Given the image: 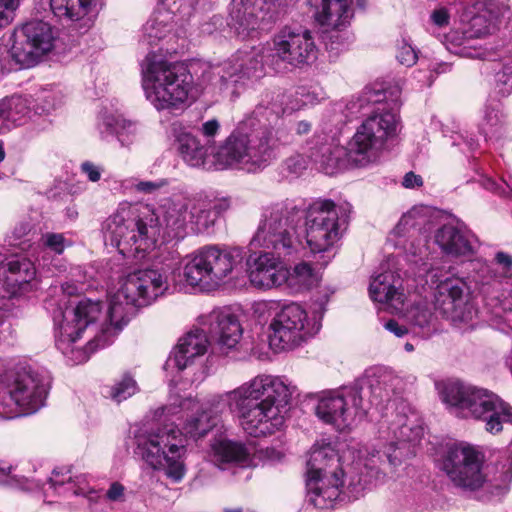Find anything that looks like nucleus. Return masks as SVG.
<instances>
[{"label":"nucleus","mask_w":512,"mask_h":512,"mask_svg":"<svg viewBox=\"0 0 512 512\" xmlns=\"http://www.w3.org/2000/svg\"><path fill=\"white\" fill-rule=\"evenodd\" d=\"M275 141L272 129L266 125L240 123L214 152L200 143L191 133H182L177 138V150L190 166L206 170H222L234 165H243L248 171L267 167L275 158Z\"/></svg>","instance_id":"obj_1"},{"label":"nucleus","mask_w":512,"mask_h":512,"mask_svg":"<svg viewBox=\"0 0 512 512\" xmlns=\"http://www.w3.org/2000/svg\"><path fill=\"white\" fill-rule=\"evenodd\" d=\"M287 386L272 376H257L229 394L230 408L251 437L274 434L284 424L281 408L289 401Z\"/></svg>","instance_id":"obj_2"},{"label":"nucleus","mask_w":512,"mask_h":512,"mask_svg":"<svg viewBox=\"0 0 512 512\" xmlns=\"http://www.w3.org/2000/svg\"><path fill=\"white\" fill-rule=\"evenodd\" d=\"M440 396L462 417L484 421L486 431L492 434L501 432L504 423L512 424V407L487 389L450 380L443 383Z\"/></svg>","instance_id":"obj_3"},{"label":"nucleus","mask_w":512,"mask_h":512,"mask_svg":"<svg viewBox=\"0 0 512 512\" xmlns=\"http://www.w3.org/2000/svg\"><path fill=\"white\" fill-rule=\"evenodd\" d=\"M167 290V278L157 270L145 269L129 274L109 305L107 317L114 333H119L138 309L149 306Z\"/></svg>","instance_id":"obj_4"},{"label":"nucleus","mask_w":512,"mask_h":512,"mask_svg":"<svg viewBox=\"0 0 512 512\" xmlns=\"http://www.w3.org/2000/svg\"><path fill=\"white\" fill-rule=\"evenodd\" d=\"M145 78L152 82L157 110L177 109L183 105L193 87V76L188 67L180 62L154 61L146 57Z\"/></svg>","instance_id":"obj_5"},{"label":"nucleus","mask_w":512,"mask_h":512,"mask_svg":"<svg viewBox=\"0 0 512 512\" xmlns=\"http://www.w3.org/2000/svg\"><path fill=\"white\" fill-rule=\"evenodd\" d=\"M138 453L153 469L166 463V475L174 482H180L185 473L183 456L186 453L183 433L177 427H165L147 438L139 439Z\"/></svg>","instance_id":"obj_6"},{"label":"nucleus","mask_w":512,"mask_h":512,"mask_svg":"<svg viewBox=\"0 0 512 512\" xmlns=\"http://www.w3.org/2000/svg\"><path fill=\"white\" fill-rule=\"evenodd\" d=\"M396 127L397 115L393 111L375 112L367 117L344 150L348 164L364 167L371 163L385 142L395 136Z\"/></svg>","instance_id":"obj_7"},{"label":"nucleus","mask_w":512,"mask_h":512,"mask_svg":"<svg viewBox=\"0 0 512 512\" xmlns=\"http://www.w3.org/2000/svg\"><path fill=\"white\" fill-rule=\"evenodd\" d=\"M301 218L302 211L296 207L288 209L283 203L274 204L265 210L256 237L278 258L290 256L300 244L297 227Z\"/></svg>","instance_id":"obj_8"},{"label":"nucleus","mask_w":512,"mask_h":512,"mask_svg":"<svg viewBox=\"0 0 512 512\" xmlns=\"http://www.w3.org/2000/svg\"><path fill=\"white\" fill-rule=\"evenodd\" d=\"M484 462L485 455L477 447L458 442L447 445L442 458V469L456 487L475 491L485 482L482 472Z\"/></svg>","instance_id":"obj_9"},{"label":"nucleus","mask_w":512,"mask_h":512,"mask_svg":"<svg viewBox=\"0 0 512 512\" xmlns=\"http://www.w3.org/2000/svg\"><path fill=\"white\" fill-rule=\"evenodd\" d=\"M153 221L152 215L140 217L133 215L130 210L122 209L108 219L107 229L121 251L140 254L156 245L157 227L152 225Z\"/></svg>","instance_id":"obj_10"},{"label":"nucleus","mask_w":512,"mask_h":512,"mask_svg":"<svg viewBox=\"0 0 512 512\" xmlns=\"http://www.w3.org/2000/svg\"><path fill=\"white\" fill-rule=\"evenodd\" d=\"M306 240L312 253L321 254L322 265L330 261L328 252L340 238L339 215L330 199L315 201L305 213Z\"/></svg>","instance_id":"obj_11"},{"label":"nucleus","mask_w":512,"mask_h":512,"mask_svg":"<svg viewBox=\"0 0 512 512\" xmlns=\"http://www.w3.org/2000/svg\"><path fill=\"white\" fill-rule=\"evenodd\" d=\"M13 37L11 58L20 68H29L53 49L56 31L49 23L34 19L15 30Z\"/></svg>","instance_id":"obj_12"},{"label":"nucleus","mask_w":512,"mask_h":512,"mask_svg":"<svg viewBox=\"0 0 512 512\" xmlns=\"http://www.w3.org/2000/svg\"><path fill=\"white\" fill-rule=\"evenodd\" d=\"M49 385L44 374L24 367L6 376L3 389L24 414H32L44 406Z\"/></svg>","instance_id":"obj_13"},{"label":"nucleus","mask_w":512,"mask_h":512,"mask_svg":"<svg viewBox=\"0 0 512 512\" xmlns=\"http://www.w3.org/2000/svg\"><path fill=\"white\" fill-rule=\"evenodd\" d=\"M314 8L315 21L326 27L323 39L326 47L339 49L352 40L346 31L354 16L353 0H308Z\"/></svg>","instance_id":"obj_14"},{"label":"nucleus","mask_w":512,"mask_h":512,"mask_svg":"<svg viewBox=\"0 0 512 512\" xmlns=\"http://www.w3.org/2000/svg\"><path fill=\"white\" fill-rule=\"evenodd\" d=\"M318 57V48L312 33L283 27L273 37V58L291 68H303L312 65Z\"/></svg>","instance_id":"obj_15"},{"label":"nucleus","mask_w":512,"mask_h":512,"mask_svg":"<svg viewBox=\"0 0 512 512\" xmlns=\"http://www.w3.org/2000/svg\"><path fill=\"white\" fill-rule=\"evenodd\" d=\"M361 388L357 385L324 392L316 406V415L326 424L338 429L350 425L362 408Z\"/></svg>","instance_id":"obj_16"},{"label":"nucleus","mask_w":512,"mask_h":512,"mask_svg":"<svg viewBox=\"0 0 512 512\" xmlns=\"http://www.w3.org/2000/svg\"><path fill=\"white\" fill-rule=\"evenodd\" d=\"M307 325L308 315L300 304H285L270 323L271 343L278 341L281 349H293L311 336Z\"/></svg>","instance_id":"obj_17"},{"label":"nucleus","mask_w":512,"mask_h":512,"mask_svg":"<svg viewBox=\"0 0 512 512\" xmlns=\"http://www.w3.org/2000/svg\"><path fill=\"white\" fill-rule=\"evenodd\" d=\"M0 270L4 274L3 286L10 297L21 296L38 288L36 268L26 257L8 259L0 264Z\"/></svg>","instance_id":"obj_18"},{"label":"nucleus","mask_w":512,"mask_h":512,"mask_svg":"<svg viewBox=\"0 0 512 512\" xmlns=\"http://www.w3.org/2000/svg\"><path fill=\"white\" fill-rule=\"evenodd\" d=\"M207 333L221 352L234 348L242 337L238 317L228 309L213 310L207 316Z\"/></svg>","instance_id":"obj_19"},{"label":"nucleus","mask_w":512,"mask_h":512,"mask_svg":"<svg viewBox=\"0 0 512 512\" xmlns=\"http://www.w3.org/2000/svg\"><path fill=\"white\" fill-rule=\"evenodd\" d=\"M344 470H333L331 477H311L306 479L308 502L318 509H333L341 501V488L344 486Z\"/></svg>","instance_id":"obj_20"},{"label":"nucleus","mask_w":512,"mask_h":512,"mask_svg":"<svg viewBox=\"0 0 512 512\" xmlns=\"http://www.w3.org/2000/svg\"><path fill=\"white\" fill-rule=\"evenodd\" d=\"M272 253H263L252 261H247L250 283L259 289H270L280 286L288 278V270L284 269Z\"/></svg>","instance_id":"obj_21"},{"label":"nucleus","mask_w":512,"mask_h":512,"mask_svg":"<svg viewBox=\"0 0 512 512\" xmlns=\"http://www.w3.org/2000/svg\"><path fill=\"white\" fill-rule=\"evenodd\" d=\"M203 249L215 288L227 276L241 271L244 267L245 251L242 248L234 247L222 250L217 246H205Z\"/></svg>","instance_id":"obj_22"},{"label":"nucleus","mask_w":512,"mask_h":512,"mask_svg":"<svg viewBox=\"0 0 512 512\" xmlns=\"http://www.w3.org/2000/svg\"><path fill=\"white\" fill-rule=\"evenodd\" d=\"M212 344L207 331L194 328L181 337L169 357V361L178 370L182 371L193 363L196 357L207 352L208 345Z\"/></svg>","instance_id":"obj_23"},{"label":"nucleus","mask_w":512,"mask_h":512,"mask_svg":"<svg viewBox=\"0 0 512 512\" xmlns=\"http://www.w3.org/2000/svg\"><path fill=\"white\" fill-rule=\"evenodd\" d=\"M434 241L446 255L466 256L473 253L468 232L452 223L439 227L434 234Z\"/></svg>","instance_id":"obj_24"},{"label":"nucleus","mask_w":512,"mask_h":512,"mask_svg":"<svg viewBox=\"0 0 512 512\" xmlns=\"http://www.w3.org/2000/svg\"><path fill=\"white\" fill-rule=\"evenodd\" d=\"M333 470H343L337 451L330 443L314 444L307 460V478H328Z\"/></svg>","instance_id":"obj_25"},{"label":"nucleus","mask_w":512,"mask_h":512,"mask_svg":"<svg viewBox=\"0 0 512 512\" xmlns=\"http://www.w3.org/2000/svg\"><path fill=\"white\" fill-rule=\"evenodd\" d=\"M184 277L191 286H199L203 289L215 288L203 248L199 249L185 264Z\"/></svg>","instance_id":"obj_26"},{"label":"nucleus","mask_w":512,"mask_h":512,"mask_svg":"<svg viewBox=\"0 0 512 512\" xmlns=\"http://www.w3.org/2000/svg\"><path fill=\"white\" fill-rule=\"evenodd\" d=\"M211 448L215 459L220 463L243 464L250 457L245 444L229 439L215 440Z\"/></svg>","instance_id":"obj_27"},{"label":"nucleus","mask_w":512,"mask_h":512,"mask_svg":"<svg viewBox=\"0 0 512 512\" xmlns=\"http://www.w3.org/2000/svg\"><path fill=\"white\" fill-rule=\"evenodd\" d=\"M466 283L460 278H448L438 285L439 298L437 302H441L445 307V313L456 311L464 303V291Z\"/></svg>","instance_id":"obj_28"},{"label":"nucleus","mask_w":512,"mask_h":512,"mask_svg":"<svg viewBox=\"0 0 512 512\" xmlns=\"http://www.w3.org/2000/svg\"><path fill=\"white\" fill-rule=\"evenodd\" d=\"M390 274H380L374 278L369 287V294L373 301L393 305L403 304L404 294L395 285L390 284Z\"/></svg>","instance_id":"obj_29"},{"label":"nucleus","mask_w":512,"mask_h":512,"mask_svg":"<svg viewBox=\"0 0 512 512\" xmlns=\"http://www.w3.org/2000/svg\"><path fill=\"white\" fill-rule=\"evenodd\" d=\"M95 0H50L53 15L62 20L77 21L86 16Z\"/></svg>","instance_id":"obj_30"},{"label":"nucleus","mask_w":512,"mask_h":512,"mask_svg":"<svg viewBox=\"0 0 512 512\" xmlns=\"http://www.w3.org/2000/svg\"><path fill=\"white\" fill-rule=\"evenodd\" d=\"M247 10V7L242 6L240 8H234L230 13L231 19L229 25L243 38L249 36L250 32L256 30L258 26L257 17Z\"/></svg>","instance_id":"obj_31"},{"label":"nucleus","mask_w":512,"mask_h":512,"mask_svg":"<svg viewBox=\"0 0 512 512\" xmlns=\"http://www.w3.org/2000/svg\"><path fill=\"white\" fill-rule=\"evenodd\" d=\"M216 425V418L203 411L187 419L184 430L186 435L197 440L203 438Z\"/></svg>","instance_id":"obj_32"},{"label":"nucleus","mask_w":512,"mask_h":512,"mask_svg":"<svg viewBox=\"0 0 512 512\" xmlns=\"http://www.w3.org/2000/svg\"><path fill=\"white\" fill-rule=\"evenodd\" d=\"M27 107L19 97L0 101V134L10 129V124L18 120L16 115L24 113Z\"/></svg>","instance_id":"obj_33"},{"label":"nucleus","mask_w":512,"mask_h":512,"mask_svg":"<svg viewBox=\"0 0 512 512\" xmlns=\"http://www.w3.org/2000/svg\"><path fill=\"white\" fill-rule=\"evenodd\" d=\"M101 310L102 303L100 301L82 299L74 309V321H78V325L81 327L87 328L98 319Z\"/></svg>","instance_id":"obj_34"},{"label":"nucleus","mask_w":512,"mask_h":512,"mask_svg":"<svg viewBox=\"0 0 512 512\" xmlns=\"http://www.w3.org/2000/svg\"><path fill=\"white\" fill-rule=\"evenodd\" d=\"M316 280L314 268L310 263L301 262L288 271L286 282L290 285H297L299 289H310Z\"/></svg>","instance_id":"obj_35"},{"label":"nucleus","mask_w":512,"mask_h":512,"mask_svg":"<svg viewBox=\"0 0 512 512\" xmlns=\"http://www.w3.org/2000/svg\"><path fill=\"white\" fill-rule=\"evenodd\" d=\"M187 215L186 207L180 209H170L166 212L165 223L167 229L172 233L174 238L182 239L187 234Z\"/></svg>","instance_id":"obj_36"},{"label":"nucleus","mask_w":512,"mask_h":512,"mask_svg":"<svg viewBox=\"0 0 512 512\" xmlns=\"http://www.w3.org/2000/svg\"><path fill=\"white\" fill-rule=\"evenodd\" d=\"M138 391V385L130 373H125L122 378L109 388V396L118 403L128 399Z\"/></svg>","instance_id":"obj_37"},{"label":"nucleus","mask_w":512,"mask_h":512,"mask_svg":"<svg viewBox=\"0 0 512 512\" xmlns=\"http://www.w3.org/2000/svg\"><path fill=\"white\" fill-rule=\"evenodd\" d=\"M85 327L78 325V321H63L55 329L56 345L60 347L61 344L74 343L81 338L82 333L85 331Z\"/></svg>","instance_id":"obj_38"},{"label":"nucleus","mask_w":512,"mask_h":512,"mask_svg":"<svg viewBox=\"0 0 512 512\" xmlns=\"http://www.w3.org/2000/svg\"><path fill=\"white\" fill-rule=\"evenodd\" d=\"M373 91L376 95H383L382 98H376V102H391L393 104L392 110L395 108L398 109L400 107L399 99L401 95V88L399 85L385 82L375 83L373 86Z\"/></svg>","instance_id":"obj_39"},{"label":"nucleus","mask_w":512,"mask_h":512,"mask_svg":"<svg viewBox=\"0 0 512 512\" xmlns=\"http://www.w3.org/2000/svg\"><path fill=\"white\" fill-rule=\"evenodd\" d=\"M190 215L191 219H195L192 223L195 225L197 232L208 230L210 227L214 226L218 219L212 214V210L209 207L203 209L194 208L193 211L190 212Z\"/></svg>","instance_id":"obj_40"},{"label":"nucleus","mask_w":512,"mask_h":512,"mask_svg":"<svg viewBox=\"0 0 512 512\" xmlns=\"http://www.w3.org/2000/svg\"><path fill=\"white\" fill-rule=\"evenodd\" d=\"M280 94L275 92L266 91L261 96L260 103L256 106V112L262 114L264 111L269 110L271 113L279 116L283 112V103L278 101Z\"/></svg>","instance_id":"obj_41"},{"label":"nucleus","mask_w":512,"mask_h":512,"mask_svg":"<svg viewBox=\"0 0 512 512\" xmlns=\"http://www.w3.org/2000/svg\"><path fill=\"white\" fill-rule=\"evenodd\" d=\"M496 82L502 94L512 92V59L504 61L501 70L496 74Z\"/></svg>","instance_id":"obj_42"},{"label":"nucleus","mask_w":512,"mask_h":512,"mask_svg":"<svg viewBox=\"0 0 512 512\" xmlns=\"http://www.w3.org/2000/svg\"><path fill=\"white\" fill-rule=\"evenodd\" d=\"M43 245L55 254L61 255L71 243L66 240L64 234L49 232L43 236Z\"/></svg>","instance_id":"obj_43"},{"label":"nucleus","mask_w":512,"mask_h":512,"mask_svg":"<svg viewBox=\"0 0 512 512\" xmlns=\"http://www.w3.org/2000/svg\"><path fill=\"white\" fill-rule=\"evenodd\" d=\"M396 58L398 61L407 67L414 65L417 62V54L410 45H403L399 48Z\"/></svg>","instance_id":"obj_44"},{"label":"nucleus","mask_w":512,"mask_h":512,"mask_svg":"<svg viewBox=\"0 0 512 512\" xmlns=\"http://www.w3.org/2000/svg\"><path fill=\"white\" fill-rule=\"evenodd\" d=\"M80 170L91 182H97L101 178V169L91 161H84L80 166Z\"/></svg>","instance_id":"obj_45"},{"label":"nucleus","mask_w":512,"mask_h":512,"mask_svg":"<svg viewBox=\"0 0 512 512\" xmlns=\"http://www.w3.org/2000/svg\"><path fill=\"white\" fill-rule=\"evenodd\" d=\"M208 207L212 210V214L219 218L230 209L231 200L230 198L226 197L215 199L209 204Z\"/></svg>","instance_id":"obj_46"},{"label":"nucleus","mask_w":512,"mask_h":512,"mask_svg":"<svg viewBox=\"0 0 512 512\" xmlns=\"http://www.w3.org/2000/svg\"><path fill=\"white\" fill-rule=\"evenodd\" d=\"M432 22L438 27H446L450 22V15L445 7L436 9L431 14Z\"/></svg>","instance_id":"obj_47"},{"label":"nucleus","mask_w":512,"mask_h":512,"mask_svg":"<svg viewBox=\"0 0 512 512\" xmlns=\"http://www.w3.org/2000/svg\"><path fill=\"white\" fill-rule=\"evenodd\" d=\"M423 183H424L423 178L420 175L415 174L412 171L407 172L402 181V185L408 189L421 187V186H423Z\"/></svg>","instance_id":"obj_48"},{"label":"nucleus","mask_w":512,"mask_h":512,"mask_svg":"<svg viewBox=\"0 0 512 512\" xmlns=\"http://www.w3.org/2000/svg\"><path fill=\"white\" fill-rule=\"evenodd\" d=\"M384 327L397 337H403L408 333V328L404 325H400L395 319H389Z\"/></svg>","instance_id":"obj_49"},{"label":"nucleus","mask_w":512,"mask_h":512,"mask_svg":"<svg viewBox=\"0 0 512 512\" xmlns=\"http://www.w3.org/2000/svg\"><path fill=\"white\" fill-rule=\"evenodd\" d=\"M220 129V124L217 119H211L202 124L201 132L207 138L214 137Z\"/></svg>","instance_id":"obj_50"},{"label":"nucleus","mask_w":512,"mask_h":512,"mask_svg":"<svg viewBox=\"0 0 512 512\" xmlns=\"http://www.w3.org/2000/svg\"><path fill=\"white\" fill-rule=\"evenodd\" d=\"M124 486L120 482H113L107 490L106 496L111 501H118L124 495Z\"/></svg>","instance_id":"obj_51"},{"label":"nucleus","mask_w":512,"mask_h":512,"mask_svg":"<svg viewBox=\"0 0 512 512\" xmlns=\"http://www.w3.org/2000/svg\"><path fill=\"white\" fill-rule=\"evenodd\" d=\"M481 184L486 190L491 191L492 193H495L498 195H502L505 193V189L503 188V186L500 185L499 183H497L492 178L483 179Z\"/></svg>","instance_id":"obj_52"},{"label":"nucleus","mask_w":512,"mask_h":512,"mask_svg":"<svg viewBox=\"0 0 512 512\" xmlns=\"http://www.w3.org/2000/svg\"><path fill=\"white\" fill-rule=\"evenodd\" d=\"M495 261L505 269H510L512 267V256L505 252H497L495 255Z\"/></svg>","instance_id":"obj_53"},{"label":"nucleus","mask_w":512,"mask_h":512,"mask_svg":"<svg viewBox=\"0 0 512 512\" xmlns=\"http://www.w3.org/2000/svg\"><path fill=\"white\" fill-rule=\"evenodd\" d=\"M159 188V185L152 181H140L136 184V189L143 193H152Z\"/></svg>","instance_id":"obj_54"},{"label":"nucleus","mask_w":512,"mask_h":512,"mask_svg":"<svg viewBox=\"0 0 512 512\" xmlns=\"http://www.w3.org/2000/svg\"><path fill=\"white\" fill-rule=\"evenodd\" d=\"M12 12L0 3V28L7 26L12 20Z\"/></svg>","instance_id":"obj_55"},{"label":"nucleus","mask_w":512,"mask_h":512,"mask_svg":"<svg viewBox=\"0 0 512 512\" xmlns=\"http://www.w3.org/2000/svg\"><path fill=\"white\" fill-rule=\"evenodd\" d=\"M286 165L288 167V169L293 172V173H297L299 172L301 169L304 168V166L302 165V163L299 161L298 158L296 157H290L287 159L286 161Z\"/></svg>","instance_id":"obj_56"},{"label":"nucleus","mask_w":512,"mask_h":512,"mask_svg":"<svg viewBox=\"0 0 512 512\" xmlns=\"http://www.w3.org/2000/svg\"><path fill=\"white\" fill-rule=\"evenodd\" d=\"M485 120L487 123H489L491 126H497L500 123V117L498 111L495 110V112L487 111L485 115Z\"/></svg>","instance_id":"obj_57"},{"label":"nucleus","mask_w":512,"mask_h":512,"mask_svg":"<svg viewBox=\"0 0 512 512\" xmlns=\"http://www.w3.org/2000/svg\"><path fill=\"white\" fill-rule=\"evenodd\" d=\"M296 130H297V133L299 135L307 134L311 130V124L309 122H307V121H300L297 124V129Z\"/></svg>","instance_id":"obj_58"},{"label":"nucleus","mask_w":512,"mask_h":512,"mask_svg":"<svg viewBox=\"0 0 512 512\" xmlns=\"http://www.w3.org/2000/svg\"><path fill=\"white\" fill-rule=\"evenodd\" d=\"M0 3L13 13V11L18 7L19 0H0Z\"/></svg>","instance_id":"obj_59"},{"label":"nucleus","mask_w":512,"mask_h":512,"mask_svg":"<svg viewBox=\"0 0 512 512\" xmlns=\"http://www.w3.org/2000/svg\"><path fill=\"white\" fill-rule=\"evenodd\" d=\"M6 156L5 149H4V143L0 141V163L4 161Z\"/></svg>","instance_id":"obj_60"},{"label":"nucleus","mask_w":512,"mask_h":512,"mask_svg":"<svg viewBox=\"0 0 512 512\" xmlns=\"http://www.w3.org/2000/svg\"><path fill=\"white\" fill-rule=\"evenodd\" d=\"M97 341L98 340L96 338L91 340V341H89L88 345H89L90 350H93L94 348L97 347V345L95 344Z\"/></svg>","instance_id":"obj_61"},{"label":"nucleus","mask_w":512,"mask_h":512,"mask_svg":"<svg viewBox=\"0 0 512 512\" xmlns=\"http://www.w3.org/2000/svg\"><path fill=\"white\" fill-rule=\"evenodd\" d=\"M501 10H502V7L496 3L495 4V16L496 17L501 14Z\"/></svg>","instance_id":"obj_62"},{"label":"nucleus","mask_w":512,"mask_h":512,"mask_svg":"<svg viewBox=\"0 0 512 512\" xmlns=\"http://www.w3.org/2000/svg\"><path fill=\"white\" fill-rule=\"evenodd\" d=\"M51 483L53 486H61L64 484V481H58V480L51 479Z\"/></svg>","instance_id":"obj_63"},{"label":"nucleus","mask_w":512,"mask_h":512,"mask_svg":"<svg viewBox=\"0 0 512 512\" xmlns=\"http://www.w3.org/2000/svg\"><path fill=\"white\" fill-rule=\"evenodd\" d=\"M225 512H242V508L225 509Z\"/></svg>","instance_id":"obj_64"}]
</instances>
